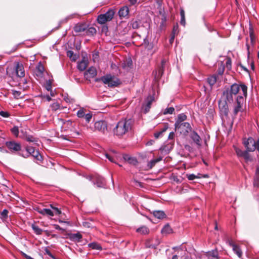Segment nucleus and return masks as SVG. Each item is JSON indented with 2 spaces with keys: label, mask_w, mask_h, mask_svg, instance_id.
I'll use <instances>...</instances> for the list:
<instances>
[{
  "label": "nucleus",
  "mask_w": 259,
  "mask_h": 259,
  "mask_svg": "<svg viewBox=\"0 0 259 259\" xmlns=\"http://www.w3.org/2000/svg\"><path fill=\"white\" fill-rule=\"evenodd\" d=\"M229 90L234 96L239 94L236 98L235 103L236 104L234 106L233 111L234 115H236L242 110L244 98L246 97L247 94V87L244 84H238L237 83H234L231 85Z\"/></svg>",
  "instance_id": "1"
},
{
  "label": "nucleus",
  "mask_w": 259,
  "mask_h": 259,
  "mask_svg": "<svg viewBox=\"0 0 259 259\" xmlns=\"http://www.w3.org/2000/svg\"><path fill=\"white\" fill-rule=\"evenodd\" d=\"M133 121L131 119H122L116 124L113 128L114 135L117 137H122L132 130Z\"/></svg>",
  "instance_id": "2"
},
{
  "label": "nucleus",
  "mask_w": 259,
  "mask_h": 259,
  "mask_svg": "<svg viewBox=\"0 0 259 259\" xmlns=\"http://www.w3.org/2000/svg\"><path fill=\"white\" fill-rule=\"evenodd\" d=\"M95 81H101L103 83L107 84L109 87H117L120 83V80L117 77L110 74H107L100 78H96Z\"/></svg>",
  "instance_id": "3"
},
{
  "label": "nucleus",
  "mask_w": 259,
  "mask_h": 259,
  "mask_svg": "<svg viewBox=\"0 0 259 259\" xmlns=\"http://www.w3.org/2000/svg\"><path fill=\"white\" fill-rule=\"evenodd\" d=\"M243 144L246 150L253 152L256 150L259 153V138L255 141L252 137L243 138Z\"/></svg>",
  "instance_id": "4"
},
{
  "label": "nucleus",
  "mask_w": 259,
  "mask_h": 259,
  "mask_svg": "<svg viewBox=\"0 0 259 259\" xmlns=\"http://www.w3.org/2000/svg\"><path fill=\"white\" fill-rule=\"evenodd\" d=\"M115 12L113 9H109L105 14L99 15L97 19L98 23L104 24L107 22L110 21L113 18Z\"/></svg>",
  "instance_id": "5"
},
{
  "label": "nucleus",
  "mask_w": 259,
  "mask_h": 259,
  "mask_svg": "<svg viewBox=\"0 0 259 259\" xmlns=\"http://www.w3.org/2000/svg\"><path fill=\"white\" fill-rule=\"evenodd\" d=\"M175 128L176 131L184 136H187L192 130L190 124L188 122L175 125Z\"/></svg>",
  "instance_id": "6"
},
{
  "label": "nucleus",
  "mask_w": 259,
  "mask_h": 259,
  "mask_svg": "<svg viewBox=\"0 0 259 259\" xmlns=\"http://www.w3.org/2000/svg\"><path fill=\"white\" fill-rule=\"evenodd\" d=\"M219 107L221 116L222 117H227L229 111L227 102L220 100L219 101Z\"/></svg>",
  "instance_id": "7"
},
{
  "label": "nucleus",
  "mask_w": 259,
  "mask_h": 259,
  "mask_svg": "<svg viewBox=\"0 0 259 259\" xmlns=\"http://www.w3.org/2000/svg\"><path fill=\"white\" fill-rule=\"evenodd\" d=\"M6 145L9 150L12 152H18L21 149V144L14 141L6 142Z\"/></svg>",
  "instance_id": "8"
},
{
  "label": "nucleus",
  "mask_w": 259,
  "mask_h": 259,
  "mask_svg": "<svg viewBox=\"0 0 259 259\" xmlns=\"http://www.w3.org/2000/svg\"><path fill=\"white\" fill-rule=\"evenodd\" d=\"M15 66L13 68V70L15 71L14 74L17 77H24L25 75V71L23 64L19 62H15Z\"/></svg>",
  "instance_id": "9"
},
{
  "label": "nucleus",
  "mask_w": 259,
  "mask_h": 259,
  "mask_svg": "<svg viewBox=\"0 0 259 259\" xmlns=\"http://www.w3.org/2000/svg\"><path fill=\"white\" fill-rule=\"evenodd\" d=\"M94 128L102 133H105L107 130V123L105 121L100 120L96 121L94 124Z\"/></svg>",
  "instance_id": "10"
},
{
  "label": "nucleus",
  "mask_w": 259,
  "mask_h": 259,
  "mask_svg": "<svg viewBox=\"0 0 259 259\" xmlns=\"http://www.w3.org/2000/svg\"><path fill=\"white\" fill-rule=\"evenodd\" d=\"M97 73L96 69L94 67H91L84 72V77L87 80H91L97 75Z\"/></svg>",
  "instance_id": "11"
},
{
  "label": "nucleus",
  "mask_w": 259,
  "mask_h": 259,
  "mask_svg": "<svg viewBox=\"0 0 259 259\" xmlns=\"http://www.w3.org/2000/svg\"><path fill=\"white\" fill-rule=\"evenodd\" d=\"M227 243L229 246L232 247V249L234 252L237 254L238 257L241 258L242 256V252L240 247L236 244L234 243L232 240H228Z\"/></svg>",
  "instance_id": "12"
},
{
  "label": "nucleus",
  "mask_w": 259,
  "mask_h": 259,
  "mask_svg": "<svg viewBox=\"0 0 259 259\" xmlns=\"http://www.w3.org/2000/svg\"><path fill=\"white\" fill-rule=\"evenodd\" d=\"M222 98L224 99V101H226L227 102L231 103L233 101L234 95L232 94L229 88L223 91Z\"/></svg>",
  "instance_id": "13"
},
{
  "label": "nucleus",
  "mask_w": 259,
  "mask_h": 259,
  "mask_svg": "<svg viewBox=\"0 0 259 259\" xmlns=\"http://www.w3.org/2000/svg\"><path fill=\"white\" fill-rule=\"evenodd\" d=\"M190 138L193 142L200 147L201 145V139L199 135L194 131H192L190 134Z\"/></svg>",
  "instance_id": "14"
},
{
  "label": "nucleus",
  "mask_w": 259,
  "mask_h": 259,
  "mask_svg": "<svg viewBox=\"0 0 259 259\" xmlns=\"http://www.w3.org/2000/svg\"><path fill=\"white\" fill-rule=\"evenodd\" d=\"M205 255L207 259H219V253L217 249L206 252Z\"/></svg>",
  "instance_id": "15"
},
{
  "label": "nucleus",
  "mask_w": 259,
  "mask_h": 259,
  "mask_svg": "<svg viewBox=\"0 0 259 259\" xmlns=\"http://www.w3.org/2000/svg\"><path fill=\"white\" fill-rule=\"evenodd\" d=\"M154 100V98L153 96H149L146 99L145 103L143 105L144 106H145L144 110L145 113H147L149 111L151 108V104L153 102Z\"/></svg>",
  "instance_id": "16"
},
{
  "label": "nucleus",
  "mask_w": 259,
  "mask_h": 259,
  "mask_svg": "<svg viewBox=\"0 0 259 259\" xmlns=\"http://www.w3.org/2000/svg\"><path fill=\"white\" fill-rule=\"evenodd\" d=\"M68 238L72 241L79 242L80 241L82 236L79 233H69L67 235Z\"/></svg>",
  "instance_id": "17"
},
{
  "label": "nucleus",
  "mask_w": 259,
  "mask_h": 259,
  "mask_svg": "<svg viewBox=\"0 0 259 259\" xmlns=\"http://www.w3.org/2000/svg\"><path fill=\"white\" fill-rule=\"evenodd\" d=\"M73 29L76 33H80L86 30L87 26L85 24L78 23L74 26Z\"/></svg>",
  "instance_id": "18"
},
{
  "label": "nucleus",
  "mask_w": 259,
  "mask_h": 259,
  "mask_svg": "<svg viewBox=\"0 0 259 259\" xmlns=\"http://www.w3.org/2000/svg\"><path fill=\"white\" fill-rule=\"evenodd\" d=\"M94 184H96L98 187L102 188L106 185L105 179L101 176H98L96 177V182Z\"/></svg>",
  "instance_id": "19"
},
{
  "label": "nucleus",
  "mask_w": 259,
  "mask_h": 259,
  "mask_svg": "<svg viewBox=\"0 0 259 259\" xmlns=\"http://www.w3.org/2000/svg\"><path fill=\"white\" fill-rule=\"evenodd\" d=\"M26 152L25 154L20 153L19 155L23 157L27 158L31 155L36 150L33 147L27 146L26 147Z\"/></svg>",
  "instance_id": "20"
},
{
  "label": "nucleus",
  "mask_w": 259,
  "mask_h": 259,
  "mask_svg": "<svg viewBox=\"0 0 259 259\" xmlns=\"http://www.w3.org/2000/svg\"><path fill=\"white\" fill-rule=\"evenodd\" d=\"M88 61L83 57L81 61L77 64V68L80 71L84 70L88 66Z\"/></svg>",
  "instance_id": "21"
},
{
  "label": "nucleus",
  "mask_w": 259,
  "mask_h": 259,
  "mask_svg": "<svg viewBox=\"0 0 259 259\" xmlns=\"http://www.w3.org/2000/svg\"><path fill=\"white\" fill-rule=\"evenodd\" d=\"M187 116L184 113H181L178 115L177 119L176 120L175 125L179 124L184 122L187 119Z\"/></svg>",
  "instance_id": "22"
},
{
  "label": "nucleus",
  "mask_w": 259,
  "mask_h": 259,
  "mask_svg": "<svg viewBox=\"0 0 259 259\" xmlns=\"http://www.w3.org/2000/svg\"><path fill=\"white\" fill-rule=\"evenodd\" d=\"M128 8L126 6H124L119 9L118 11V15L120 18L125 17L128 15Z\"/></svg>",
  "instance_id": "23"
},
{
  "label": "nucleus",
  "mask_w": 259,
  "mask_h": 259,
  "mask_svg": "<svg viewBox=\"0 0 259 259\" xmlns=\"http://www.w3.org/2000/svg\"><path fill=\"white\" fill-rule=\"evenodd\" d=\"M38 212L42 215H47L51 217L54 215V212L49 208H43L39 210Z\"/></svg>",
  "instance_id": "24"
},
{
  "label": "nucleus",
  "mask_w": 259,
  "mask_h": 259,
  "mask_svg": "<svg viewBox=\"0 0 259 259\" xmlns=\"http://www.w3.org/2000/svg\"><path fill=\"white\" fill-rule=\"evenodd\" d=\"M67 56L72 61H75L79 57L78 55L74 54L73 52L71 50L67 51Z\"/></svg>",
  "instance_id": "25"
},
{
  "label": "nucleus",
  "mask_w": 259,
  "mask_h": 259,
  "mask_svg": "<svg viewBox=\"0 0 259 259\" xmlns=\"http://www.w3.org/2000/svg\"><path fill=\"white\" fill-rule=\"evenodd\" d=\"M137 232L140 233L143 235H146L149 233V230L146 226H143L141 227L138 228L137 230Z\"/></svg>",
  "instance_id": "26"
},
{
  "label": "nucleus",
  "mask_w": 259,
  "mask_h": 259,
  "mask_svg": "<svg viewBox=\"0 0 259 259\" xmlns=\"http://www.w3.org/2000/svg\"><path fill=\"white\" fill-rule=\"evenodd\" d=\"M162 157L161 156H160L157 158L153 159L150 160L148 163V164H147L148 167L149 168H152L155 165L156 163L162 160Z\"/></svg>",
  "instance_id": "27"
},
{
  "label": "nucleus",
  "mask_w": 259,
  "mask_h": 259,
  "mask_svg": "<svg viewBox=\"0 0 259 259\" xmlns=\"http://www.w3.org/2000/svg\"><path fill=\"white\" fill-rule=\"evenodd\" d=\"M160 14L161 15V22L160 23V27H162L165 26L166 22L167 20V15H166L164 11H159Z\"/></svg>",
  "instance_id": "28"
},
{
  "label": "nucleus",
  "mask_w": 259,
  "mask_h": 259,
  "mask_svg": "<svg viewBox=\"0 0 259 259\" xmlns=\"http://www.w3.org/2000/svg\"><path fill=\"white\" fill-rule=\"evenodd\" d=\"M172 230L170 226L167 224L165 225L161 229V232L162 234H168L171 233Z\"/></svg>",
  "instance_id": "29"
},
{
  "label": "nucleus",
  "mask_w": 259,
  "mask_h": 259,
  "mask_svg": "<svg viewBox=\"0 0 259 259\" xmlns=\"http://www.w3.org/2000/svg\"><path fill=\"white\" fill-rule=\"evenodd\" d=\"M249 37L250 39V43L251 45L253 46L255 44V36L253 32V30L251 26H250L249 29Z\"/></svg>",
  "instance_id": "30"
},
{
  "label": "nucleus",
  "mask_w": 259,
  "mask_h": 259,
  "mask_svg": "<svg viewBox=\"0 0 259 259\" xmlns=\"http://www.w3.org/2000/svg\"><path fill=\"white\" fill-rule=\"evenodd\" d=\"M88 246L92 249L101 250L102 249V246L97 242H92L88 244Z\"/></svg>",
  "instance_id": "31"
},
{
  "label": "nucleus",
  "mask_w": 259,
  "mask_h": 259,
  "mask_svg": "<svg viewBox=\"0 0 259 259\" xmlns=\"http://www.w3.org/2000/svg\"><path fill=\"white\" fill-rule=\"evenodd\" d=\"M31 156H33L35 160L38 162H41L43 160L41 155L38 150H36V151L31 155Z\"/></svg>",
  "instance_id": "32"
},
{
  "label": "nucleus",
  "mask_w": 259,
  "mask_h": 259,
  "mask_svg": "<svg viewBox=\"0 0 259 259\" xmlns=\"http://www.w3.org/2000/svg\"><path fill=\"white\" fill-rule=\"evenodd\" d=\"M253 185L255 186L259 187V166L256 168L255 176L254 178Z\"/></svg>",
  "instance_id": "33"
},
{
  "label": "nucleus",
  "mask_w": 259,
  "mask_h": 259,
  "mask_svg": "<svg viewBox=\"0 0 259 259\" xmlns=\"http://www.w3.org/2000/svg\"><path fill=\"white\" fill-rule=\"evenodd\" d=\"M233 148L235 151V152H236L237 156L238 157H243V155L245 154V153L246 152V150L244 151H243L235 146H233Z\"/></svg>",
  "instance_id": "34"
},
{
  "label": "nucleus",
  "mask_w": 259,
  "mask_h": 259,
  "mask_svg": "<svg viewBox=\"0 0 259 259\" xmlns=\"http://www.w3.org/2000/svg\"><path fill=\"white\" fill-rule=\"evenodd\" d=\"M153 215L157 219H161L164 218L165 213L163 211L156 210L153 212Z\"/></svg>",
  "instance_id": "35"
},
{
  "label": "nucleus",
  "mask_w": 259,
  "mask_h": 259,
  "mask_svg": "<svg viewBox=\"0 0 259 259\" xmlns=\"http://www.w3.org/2000/svg\"><path fill=\"white\" fill-rule=\"evenodd\" d=\"M0 218L3 221H6L8 218V211L7 209H5L0 214Z\"/></svg>",
  "instance_id": "36"
},
{
  "label": "nucleus",
  "mask_w": 259,
  "mask_h": 259,
  "mask_svg": "<svg viewBox=\"0 0 259 259\" xmlns=\"http://www.w3.org/2000/svg\"><path fill=\"white\" fill-rule=\"evenodd\" d=\"M180 15H181V24L184 26L186 24L185 11L183 8L180 9Z\"/></svg>",
  "instance_id": "37"
},
{
  "label": "nucleus",
  "mask_w": 259,
  "mask_h": 259,
  "mask_svg": "<svg viewBox=\"0 0 259 259\" xmlns=\"http://www.w3.org/2000/svg\"><path fill=\"white\" fill-rule=\"evenodd\" d=\"M141 21L139 20H132L131 22V26L133 29H138L140 27Z\"/></svg>",
  "instance_id": "38"
},
{
  "label": "nucleus",
  "mask_w": 259,
  "mask_h": 259,
  "mask_svg": "<svg viewBox=\"0 0 259 259\" xmlns=\"http://www.w3.org/2000/svg\"><path fill=\"white\" fill-rule=\"evenodd\" d=\"M217 81V76L216 75H213L208 77L207 82L212 87Z\"/></svg>",
  "instance_id": "39"
},
{
  "label": "nucleus",
  "mask_w": 259,
  "mask_h": 259,
  "mask_svg": "<svg viewBox=\"0 0 259 259\" xmlns=\"http://www.w3.org/2000/svg\"><path fill=\"white\" fill-rule=\"evenodd\" d=\"M32 228L33 230L34 231V232L37 234V235H41L42 234V232L43 230L39 228L38 226L32 224Z\"/></svg>",
  "instance_id": "40"
},
{
  "label": "nucleus",
  "mask_w": 259,
  "mask_h": 259,
  "mask_svg": "<svg viewBox=\"0 0 259 259\" xmlns=\"http://www.w3.org/2000/svg\"><path fill=\"white\" fill-rule=\"evenodd\" d=\"M25 140L28 142H33L35 144H36V142L38 141L37 138H36L31 135L26 136L25 137Z\"/></svg>",
  "instance_id": "41"
},
{
  "label": "nucleus",
  "mask_w": 259,
  "mask_h": 259,
  "mask_svg": "<svg viewBox=\"0 0 259 259\" xmlns=\"http://www.w3.org/2000/svg\"><path fill=\"white\" fill-rule=\"evenodd\" d=\"M200 174H198V175H195L193 174H186V177L187 179L190 181H192L195 180V179H199L200 178L199 176Z\"/></svg>",
  "instance_id": "42"
},
{
  "label": "nucleus",
  "mask_w": 259,
  "mask_h": 259,
  "mask_svg": "<svg viewBox=\"0 0 259 259\" xmlns=\"http://www.w3.org/2000/svg\"><path fill=\"white\" fill-rule=\"evenodd\" d=\"M96 28L93 27H91L86 30V33L88 35H93L96 33Z\"/></svg>",
  "instance_id": "43"
},
{
  "label": "nucleus",
  "mask_w": 259,
  "mask_h": 259,
  "mask_svg": "<svg viewBox=\"0 0 259 259\" xmlns=\"http://www.w3.org/2000/svg\"><path fill=\"white\" fill-rule=\"evenodd\" d=\"M250 151H248L246 150V152L245 154L243 155V158L244 159L246 162H248L249 161H251L252 160V158L250 156L249 152Z\"/></svg>",
  "instance_id": "44"
},
{
  "label": "nucleus",
  "mask_w": 259,
  "mask_h": 259,
  "mask_svg": "<svg viewBox=\"0 0 259 259\" xmlns=\"http://www.w3.org/2000/svg\"><path fill=\"white\" fill-rule=\"evenodd\" d=\"M174 111H175L174 108L172 107H168V108H166L163 111V113L164 115L172 114L174 113Z\"/></svg>",
  "instance_id": "45"
},
{
  "label": "nucleus",
  "mask_w": 259,
  "mask_h": 259,
  "mask_svg": "<svg viewBox=\"0 0 259 259\" xmlns=\"http://www.w3.org/2000/svg\"><path fill=\"white\" fill-rule=\"evenodd\" d=\"M50 107L52 110L55 111L60 109V106L58 103L55 102L51 105Z\"/></svg>",
  "instance_id": "46"
},
{
  "label": "nucleus",
  "mask_w": 259,
  "mask_h": 259,
  "mask_svg": "<svg viewBox=\"0 0 259 259\" xmlns=\"http://www.w3.org/2000/svg\"><path fill=\"white\" fill-rule=\"evenodd\" d=\"M166 60L165 59H163L161 60V66H160V68L159 70V73H161V74H162V73L163 72L164 65H165V64L166 63Z\"/></svg>",
  "instance_id": "47"
},
{
  "label": "nucleus",
  "mask_w": 259,
  "mask_h": 259,
  "mask_svg": "<svg viewBox=\"0 0 259 259\" xmlns=\"http://www.w3.org/2000/svg\"><path fill=\"white\" fill-rule=\"evenodd\" d=\"M225 66L221 63L218 70V73L219 75H222L224 72Z\"/></svg>",
  "instance_id": "48"
},
{
  "label": "nucleus",
  "mask_w": 259,
  "mask_h": 259,
  "mask_svg": "<svg viewBox=\"0 0 259 259\" xmlns=\"http://www.w3.org/2000/svg\"><path fill=\"white\" fill-rule=\"evenodd\" d=\"M85 113L84 111V109L83 108L79 109L77 112V116L79 118H82L84 117Z\"/></svg>",
  "instance_id": "49"
},
{
  "label": "nucleus",
  "mask_w": 259,
  "mask_h": 259,
  "mask_svg": "<svg viewBox=\"0 0 259 259\" xmlns=\"http://www.w3.org/2000/svg\"><path fill=\"white\" fill-rule=\"evenodd\" d=\"M130 164L136 165L138 164V162L136 157H131L130 160L127 161Z\"/></svg>",
  "instance_id": "50"
},
{
  "label": "nucleus",
  "mask_w": 259,
  "mask_h": 259,
  "mask_svg": "<svg viewBox=\"0 0 259 259\" xmlns=\"http://www.w3.org/2000/svg\"><path fill=\"white\" fill-rule=\"evenodd\" d=\"M44 68L42 65L39 64L36 68V71L38 75H41L44 72Z\"/></svg>",
  "instance_id": "51"
},
{
  "label": "nucleus",
  "mask_w": 259,
  "mask_h": 259,
  "mask_svg": "<svg viewBox=\"0 0 259 259\" xmlns=\"http://www.w3.org/2000/svg\"><path fill=\"white\" fill-rule=\"evenodd\" d=\"M11 132L12 134L15 136L16 137H17L19 134V128L17 126H14L11 130Z\"/></svg>",
  "instance_id": "52"
},
{
  "label": "nucleus",
  "mask_w": 259,
  "mask_h": 259,
  "mask_svg": "<svg viewBox=\"0 0 259 259\" xmlns=\"http://www.w3.org/2000/svg\"><path fill=\"white\" fill-rule=\"evenodd\" d=\"M45 88L48 91L52 90V82L50 80H48L45 84Z\"/></svg>",
  "instance_id": "53"
},
{
  "label": "nucleus",
  "mask_w": 259,
  "mask_h": 259,
  "mask_svg": "<svg viewBox=\"0 0 259 259\" xmlns=\"http://www.w3.org/2000/svg\"><path fill=\"white\" fill-rule=\"evenodd\" d=\"M84 117L85 119V121L87 122H89L92 117V114L90 113H87L85 114Z\"/></svg>",
  "instance_id": "54"
},
{
  "label": "nucleus",
  "mask_w": 259,
  "mask_h": 259,
  "mask_svg": "<svg viewBox=\"0 0 259 259\" xmlns=\"http://www.w3.org/2000/svg\"><path fill=\"white\" fill-rule=\"evenodd\" d=\"M51 207L54 210V214L59 215L61 213V210H59L58 208L53 207L52 205H51Z\"/></svg>",
  "instance_id": "55"
},
{
  "label": "nucleus",
  "mask_w": 259,
  "mask_h": 259,
  "mask_svg": "<svg viewBox=\"0 0 259 259\" xmlns=\"http://www.w3.org/2000/svg\"><path fill=\"white\" fill-rule=\"evenodd\" d=\"M0 115L3 117H8L10 115L9 113L7 111H1Z\"/></svg>",
  "instance_id": "56"
},
{
  "label": "nucleus",
  "mask_w": 259,
  "mask_h": 259,
  "mask_svg": "<svg viewBox=\"0 0 259 259\" xmlns=\"http://www.w3.org/2000/svg\"><path fill=\"white\" fill-rule=\"evenodd\" d=\"M13 94L15 98H18L21 95V92L18 91H13Z\"/></svg>",
  "instance_id": "57"
},
{
  "label": "nucleus",
  "mask_w": 259,
  "mask_h": 259,
  "mask_svg": "<svg viewBox=\"0 0 259 259\" xmlns=\"http://www.w3.org/2000/svg\"><path fill=\"white\" fill-rule=\"evenodd\" d=\"M105 156H106V157L107 158H108V159H109V161H110L111 162H114V163H115V162H115V160H114V158H113L112 157H111V156H110L109 154L106 153V154H105Z\"/></svg>",
  "instance_id": "58"
},
{
  "label": "nucleus",
  "mask_w": 259,
  "mask_h": 259,
  "mask_svg": "<svg viewBox=\"0 0 259 259\" xmlns=\"http://www.w3.org/2000/svg\"><path fill=\"white\" fill-rule=\"evenodd\" d=\"M45 254H47L50 257H52V253L51 252L50 250L47 248L45 247Z\"/></svg>",
  "instance_id": "59"
},
{
  "label": "nucleus",
  "mask_w": 259,
  "mask_h": 259,
  "mask_svg": "<svg viewBox=\"0 0 259 259\" xmlns=\"http://www.w3.org/2000/svg\"><path fill=\"white\" fill-rule=\"evenodd\" d=\"M61 120L64 124H66L67 126H70L72 124V122L70 120L64 121L63 119H61Z\"/></svg>",
  "instance_id": "60"
},
{
  "label": "nucleus",
  "mask_w": 259,
  "mask_h": 259,
  "mask_svg": "<svg viewBox=\"0 0 259 259\" xmlns=\"http://www.w3.org/2000/svg\"><path fill=\"white\" fill-rule=\"evenodd\" d=\"M168 128V125L167 124H165L164 125L163 127L161 129L160 131V132H161V134H162L164 132H165Z\"/></svg>",
  "instance_id": "61"
},
{
  "label": "nucleus",
  "mask_w": 259,
  "mask_h": 259,
  "mask_svg": "<svg viewBox=\"0 0 259 259\" xmlns=\"http://www.w3.org/2000/svg\"><path fill=\"white\" fill-rule=\"evenodd\" d=\"M131 157L132 156H130L129 155H127V154H124L123 156V158L124 160L127 162L130 160V159L131 158Z\"/></svg>",
  "instance_id": "62"
},
{
  "label": "nucleus",
  "mask_w": 259,
  "mask_h": 259,
  "mask_svg": "<svg viewBox=\"0 0 259 259\" xmlns=\"http://www.w3.org/2000/svg\"><path fill=\"white\" fill-rule=\"evenodd\" d=\"M174 137H175V133H174V132H171L169 134L168 138L169 140H172V139H174Z\"/></svg>",
  "instance_id": "63"
},
{
  "label": "nucleus",
  "mask_w": 259,
  "mask_h": 259,
  "mask_svg": "<svg viewBox=\"0 0 259 259\" xmlns=\"http://www.w3.org/2000/svg\"><path fill=\"white\" fill-rule=\"evenodd\" d=\"M178 30V25H176L174 26L173 27L172 34H175V33L177 32Z\"/></svg>",
  "instance_id": "64"
}]
</instances>
